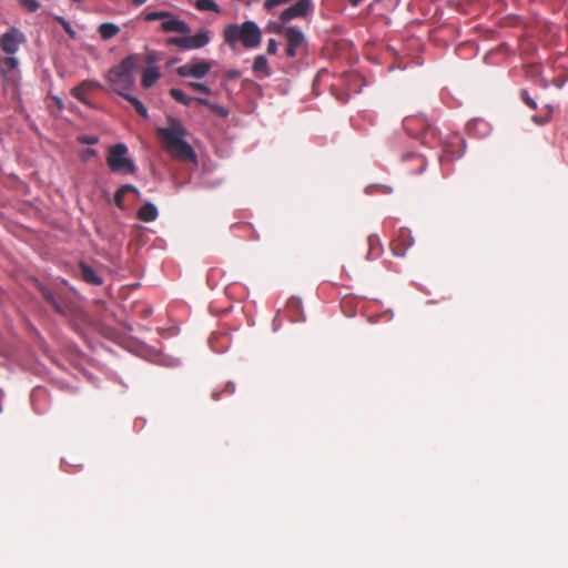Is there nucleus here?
I'll return each mask as SVG.
<instances>
[{
  "mask_svg": "<svg viewBox=\"0 0 568 568\" xmlns=\"http://www.w3.org/2000/svg\"><path fill=\"white\" fill-rule=\"evenodd\" d=\"M165 128H156V135L162 141L164 150L174 159L181 161L197 162L193 148L185 141L187 130L182 122L173 116H168Z\"/></svg>",
  "mask_w": 568,
  "mask_h": 568,
  "instance_id": "nucleus-1",
  "label": "nucleus"
},
{
  "mask_svg": "<svg viewBox=\"0 0 568 568\" xmlns=\"http://www.w3.org/2000/svg\"><path fill=\"white\" fill-rule=\"evenodd\" d=\"M136 68L138 58L132 54L124 58L118 65L109 70L106 80L114 92L121 97L129 94L128 91H130L135 83L134 71Z\"/></svg>",
  "mask_w": 568,
  "mask_h": 568,
  "instance_id": "nucleus-2",
  "label": "nucleus"
},
{
  "mask_svg": "<svg viewBox=\"0 0 568 568\" xmlns=\"http://www.w3.org/2000/svg\"><path fill=\"white\" fill-rule=\"evenodd\" d=\"M224 42L234 47L241 42L244 48L252 49L260 45L262 33L254 21H245L242 24H229L223 30Z\"/></svg>",
  "mask_w": 568,
  "mask_h": 568,
  "instance_id": "nucleus-3",
  "label": "nucleus"
},
{
  "mask_svg": "<svg viewBox=\"0 0 568 568\" xmlns=\"http://www.w3.org/2000/svg\"><path fill=\"white\" fill-rule=\"evenodd\" d=\"M24 40L23 33L17 28H11L0 37V49L7 54L6 58L0 55V61L2 62L1 73L6 79L9 78V73L19 64L18 59L13 54L19 50L20 44Z\"/></svg>",
  "mask_w": 568,
  "mask_h": 568,
  "instance_id": "nucleus-4",
  "label": "nucleus"
},
{
  "mask_svg": "<svg viewBox=\"0 0 568 568\" xmlns=\"http://www.w3.org/2000/svg\"><path fill=\"white\" fill-rule=\"evenodd\" d=\"M128 148L123 143L112 145L108 150L106 163L113 173L134 174L136 165L134 161L126 156Z\"/></svg>",
  "mask_w": 568,
  "mask_h": 568,
  "instance_id": "nucleus-5",
  "label": "nucleus"
},
{
  "mask_svg": "<svg viewBox=\"0 0 568 568\" xmlns=\"http://www.w3.org/2000/svg\"><path fill=\"white\" fill-rule=\"evenodd\" d=\"M278 31H282L285 36L287 42L285 51L287 57L294 58L306 51V39L302 31L294 27L280 28Z\"/></svg>",
  "mask_w": 568,
  "mask_h": 568,
  "instance_id": "nucleus-6",
  "label": "nucleus"
},
{
  "mask_svg": "<svg viewBox=\"0 0 568 568\" xmlns=\"http://www.w3.org/2000/svg\"><path fill=\"white\" fill-rule=\"evenodd\" d=\"M403 126L404 130L413 136L422 135L423 143H426V139L428 135L434 136L435 135V129L432 128V125L428 123V121L420 116H406L403 120Z\"/></svg>",
  "mask_w": 568,
  "mask_h": 568,
  "instance_id": "nucleus-7",
  "label": "nucleus"
},
{
  "mask_svg": "<svg viewBox=\"0 0 568 568\" xmlns=\"http://www.w3.org/2000/svg\"><path fill=\"white\" fill-rule=\"evenodd\" d=\"M211 69L212 63L210 61L201 60L180 65L176 68L175 72L181 78H193L201 80L209 74Z\"/></svg>",
  "mask_w": 568,
  "mask_h": 568,
  "instance_id": "nucleus-8",
  "label": "nucleus"
},
{
  "mask_svg": "<svg viewBox=\"0 0 568 568\" xmlns=\"http://www.w3.org/2000/svg\"><path fill=\"white\" fill-rule=\"evenodd\" d=\"M314 11L312 0H297L293 6L282 11L280 20L285 23L294 18H305Z\"/></svg>",
  "mask_w": 568,
  "mask_h": 568,
  "instance_id": "nucleus-9",
  "label": "nucleus"
},
{
  "mask_svg": "<svg viewBox=\"0 0 568 568\" xmlns=\"http://www.w3.org/2000/svg\"><path fill=\"white\" fill-rule=\"evenodd\" d=\"M101 85L98 81L94 80H84L79 85L74 87L71 90L72 97L79 100L81 103L92 106L90 101L88 100V93L92 90L99 89Z\"/></svg>",
  "mask_w": 568,
  "mask_h": 568,
  "instance_id": "nucleus-10",
  "label": "nucleus"
},
{
  "mask_svg": "<svg viewBox=\"0 0 568 568\" xmlns=\"http://www.w3.org/2000/svg\"><path fill=\"white\" fill-rule=\"evenodd\" d=\"M40 291H41L42 297L45 300V302L52 307V310L55 313L63 315V316H65L68 314V306L60 297H57L47 287H41Z\"/></svg>",
  "mask_w": 568,
  "mask_h": 568,
  "instance_id": "nucleus-11",
  "label": "nucleus"
},
{
  "mask_svg": "<svg viewBox=\"0 0 568 568\" xmlns=\"http://www.w3.org/2000/svg\"><path fill=\"white\" fill-rule=\"evenodd\" d=\"M161 28L165 32H178L181 34H187L190 32L189 24L178 18H174L172 14L170 18L164 19Z\"/></svg>",
  "mask_w": 568,
  "mask_h": 568,
  "instance_id": "nucleus-12",
  "label": "nucleus"
},
{
  "mask_svg": "<svg viewBox=\"0 0 568 568\" xmlns=\"http://www.w3.org/2000/svg\"><path fill=\"white\" fill-rule=\"evenodd\" d=\"M159 215L158 209L152 203H145L142 205L136 213V216L142 222H153Z\"/></svg>",
  "mask_w": 568,
  "mask_h": 568,
  "instance_id": "nucleus-13",
  "label": "nucleus"
},
{
  "mask_svg": "<svg viewBox=\"0 0 568 568\" xmlns=\"http://www.w3.org/2000/svg\"><path fill=\"white\" fill-rule=\"evenodd\" d=\"M80 274L84 282L91 285H101L102 278L94 272L92 267L85 263L80 264Z\"/></svg>",
  "mask_w": 568,
  "mask_h": 568,
  "instance_id": "nucleus-14",
  "label": "nucleus"
},
{
  "mask_svg": "<svg viewBox=\"0 0 568 568\" xmlns=\"http://www.w3.org/2000/svg\"><path fill=\"white\" fill-rule=\"evenodd\" d=\"M161 74L158 70V68L150 67L145 68L142 72V87L145 89L151 88L159 79Z\"/></svg>",
  "mask_w": 568,
  "mask_h": 568,
  "instance_id": "nucleus-15",
  "label": "nucleus"
},
{
  "mask_svg": "<svg viewBox=\"0 0 568 568\" xmlns=\"http://www.w3.org/2000/svg\"><path fill=\"white\" fill-rule=\"evenodd\" d=\"M252 70H253L254 73H260L263 77H270L271 75V71H270V68H268L267 59L264 55H262V54L257 55L254 59V62H253V65H252Z\"/></svg>",
  "mask_w": 568,
  "mask_h": 568,
  "instance_id": "nucleus-16",
  "label": "nucleus"
},
{
  "mask_svg": "<svg viewBox=\"0 0 568 568\" xmlns=\"http://www.w3.org/2000/svg\"><path fill=\"white\" fill-rule=\"evenodd\" d=\"M120 32V28L112 22H104L99 26V33L103 40H110Z\"/></svg>",
  "mask_w": 568,
  "mask_h": 568,
  "instance_id": "nucleus-17",
  "label": "nucleus"
},
{
  "mask_svg": "<svg viewBox=\"0 0 568 568\" xmlns=\"http://www.w3.org/2000/svg\"><path fill=\"white\" fill-rule=\"evenodd\" d=\"M129 191H136V187L134 185H131V184H124L122 186H120L115 194H114V204L119 207V209H124V202H123V199H124V195L126 193H129Z\"/></svg>",
  "mask_w": 568,
  "mask_h": 568,
  "instance_id": "nucleus-18",
  "label": "nucleus"
},
{
  "mask_svg": "<svg viewBox=\"0 0 568 568\" xmlns=\"http://www.w3.org/2000/svg\"><path fill=\"white\" fill-rule=\"evenodd\" d=\"M192 48L200 49L210 42V36L206 30H202L194 36H191Z\"/></svg>",
  "mask_w": 568,
  "mask_h": 568,
  "instance_id": "nucleus-19",
  "label": "nucleus"
},
{
  "mask_svg": "<svg viewBox=\"0 0 568 568\" xmlns=\"http://www.w3.org/2000/svg\"><path fill=\"white\" fill-rule=\"evenodd\" d=\"M169 93L172 99L183 105H190L194 100V98L186 95L182 90L176 88L170 89Z\"/></svg>",
  "mask_w": 568,
  "mask_h": 568,
  "instance_id": "nucleus-20",
  "label": "nucleus"
},
{
  "mask_svg": "<svg viewBox=\"0 0 568 568\" xmlns=\"http://www.w3.org/2000/svg\"><path fill=\"white\" fill-rule=\"evenodd\" d=\"M404 161L415 160L417 168L413 170V173H422L426 168V160L423 155L416 153H406L403 155Z\"/></svg>",
  "mask_w": 568,
  "mask_h": 568,
  "instance_id": "nucleus-21",
  "label": "nucleus"
},
{
  "mask_svg": "<svg viewBox=\"0 0 568 568\" xmlns=\"http://www.w3.org/2000/svg\"><path fill=\"white\" fill-rule=\"evenodd\" d=\"M126 101H129L135 109L136 113L141 115L142 118H148V110L144 106V104L135 97L131 94H124L123 97Z\"/></svg>",
  "mask_w": 568,
  "mask_h": 568,
  "instance_id": "nucleus-22",
  "label": "nucleus"
},
{
  "mask_svg": "<svg viewBox=\"0 0 568 568\" xmlns=\"http://www.w3.org/2000/svg\"><path fill=\"white\" fill-rule=\"evenodd\" d=\"M195 8L200 11L221 12L220 7L212 0H196Z\"/></svg>",
  "mask_w": 568,
  "mask_h": 568,
  "instance_id": "nucleus-23",
  "label": "nucleus"
},
{
  "mask_svg": "<svg viewBox=\"0 0 568 568\" xmlns=\"http://www.w3.org/2000/svg\"><path fill=\"white\" fill-rule=\"evenodd\" d=\"M170 17H171L170 11H153V12H148L144 16V20L145 21H155V20L164 21V19L170 18Z\"/></svg>",
  "mask_w": 568,
  "mask_h": 568,
  "instance_id": "nucleus-24",
  "label": "nucleus"
},
{
  "mask_svg": "<svg viewBox=\"0 0 568 568\" xmlns=\"http://www.w3.org/2000/svg\"><path fill=\"white\" fill-rule=\"evenodd\" d=\"M19 2L29 12H36L40 8V4L37 0H19Z\"/></svg>",
  "mask_w": 568,
  "mask_h": 568,
  "instance_id": "nucleus-25",
  "label": "nucleus"
},
{
  "mask_svg": "<svg viewBox=\"0 0 568 568\" xmlns=\"http://www.w3.org/2000/svg\"><path fill=\"white\" fill-rule=\"evenodd\" d=\"M187 85H189L192 90H194V91L202 92V93H204V94H206V95L211 94V89H210L207 85L203 84V83H200V82H190V83H187Z\"/></svg>",
  "mask_w": 568,
  "mask_h": 568,
  "instance_id": "nucleus-26",
  "label": "nucleus"
},
{
  "mask_svg": "<svg viewBox=\"0 0 568 568\" xmlns=\"http://www.w3.org/2000/svg\"><path fill=\"white\" fill-rule=\"evenodd\" d=\"M55 20L62 26L63 30L70 36L74 37L75 32L70 26V23L63 17H55Z\"/></svg>",
  "mask_w": 568,
  "mask_h": 568,
  "instance_id": "nucleus-27",
  "label": "nucleus"
},
{
  "mask_svg": "<svg viewBox=\"0 0 568 568\" xmlns=\"http://www.w3.org/2000/svg\"><path fill=\"white\" fill-rule=\"evenodd\" d=\"M521 99L526 103L527 106H529L532 110L537 109L536 101L529 95L527 90L521 91Z\"/></svg>",
  "mask_w": 568,
  "mask_h": 568,
  "instance_id": "nucleus-28",
  "label": "nucleus"
},
{
  "mask_svg": "<svg viewBox=\"0 0 568 568\" xmlns=\"http://www.w3.org/2000/svg\"><path fill=\"white\" fill-rule=\"evenodd\" d=\"M210 109H211L212 112H214L215 114H217V115H220L222 118H225L229 114V111L224 106L219 105V104L212 103L210 105Z\"/></svg>",
  "mask_w": 568,
  "mask_h": 568,
  "instance_id": "nucleus-29",
  "label": "nucleus"
},
{
  "mask_svg": "<svg viewBox=\"0 0 568 568\" xmlns=\"http://www.w3.org/2000/svg\"><path fill=\"white\" fill-rule=\"evenodd\" d=\"M79 142L81 144L93 145L99 142V139H98V136H94V135H82L79 138Z\"/></svg>",
  "mask_w": 568,
  "mask_h": 568,
  "instance_id": "nucleus-30",
  "label": "nucleus"
},
{
  "mask_svg": "<svg viewBox=\"0 0 568 568\" xmlns=\"http://www.w3.org/2000/svg\"><path fill=\"white\" fill-rule=\"evenodd\" d=\"M291 0H265L264 2V8L266 10H271L277 6H281V4H284V3H288Z\"/></svg>",
  "mask_w": 568,
  "mask_h": 568,
  "instance_id": "nucleus-31",
  "label": "nucleus"
},
{
  "mask_svg": "<svg viewBox=\"0 0 568 568\" xmlns=\"http://www.w3.org/2000/svg\"><path fill=\"white\" fill-rule=\"evenodd\" d=\"M266 51L268 54H275L277 52V42L275 39L268 40Z\"/></svg>",
  "mask_w": 568,
  "mask_h": 568,
  "instance_id": "nucleus-32",
  "label": "nucleus"
},
{
  "mask_svg": "<svg viewBox=\"0 0 568 568\" xmlns=\"http://www.w3.org/2000/svg\"><path fill=\"white\" fill-rule=\"evenodd\" d=\"M181 49L183 50H192V41H191V36L190 37H182V44H181Z\"/></svg>",
  "mask_w": 568,
  "mask_h": 568,
  "instance_id": "nucleus-33",
  "label": "nucleus"
},
{
  "mask_svg": "<svg viewBox=\"0 0 568 568\" xmlns=\"http://www.w3.org/2000/svg\"><path fill=\"white\" fill-rule=\"evenodd\" d=\"M367 242H368L371 250H373L375 245L379 244V240L376 235H369L367 239Z\"/></svg>",
  "mask_w": 568,
  "mask_h": 568,
  "instance_id": "nucleus-34",
  "label": "nucleus"
},
{
  "mask_svg": "<svg viewBox=\"0 0 568 568\" xmlns=\"http://www.w3.org/2000/svg\"><path fill=\"white\" fill-rule=\"evenodd\" d=\"M240 77V72L237 70H229L226 72V79L229 80H235Z\"/></svg>",
  "mask_w": 568,
  "mask_h": 568,
  "instance_id": "nucleus-35",
  "label": "nucleus"
},
{
  "mask_svg": "<svg viewBox=\"0 0 568 568\" xmlns=\"http://www.w3.org/2000/svg\"><path fill=\"white\" fill-rule=\"evenodd\" d=\"M168 42H169L170 44H173V45H176V47L181 48V44H182V37H174V38H170V39L168 40Z\"/></svg>",
  "mask_w": 568,
  "mask_h": 568,
  "instance_id": "nucleus-36",
  "label": "nucleus"
},
{
  "mask_svg": "<svg viewBox=\"0 0 568 568\" xmlns=\"http://www.w3.org/2000/svg\"><path fill=\"white\" fill-rule=\"evenodd\" d=\"M288 306L292 308H298L301 306V301L298 298L293 297L288 301Z\"/></svg>",
  "mask_w": 568,
  "mask_h": 568,
  "instance_id": "nucleus-37",
  "label": "nucleus"
},
{
  "mask_svg": "<svg viewBox=\"0 0 568 568\" xmlns=\"http://www.w3.org/2000/svg\"><path fill=\"white\" fill-rule=\"evenodd\" d=\"M193 101L197 102L201 105H205V106H209V108L212 104L207 99H203V98H194Z\"/></svg>",
  "mask_w": 568,
  "mask_h": 568,
  "instance_id": "nucleus-38",
  "label": "nucleus"
},
{
  "mask_svg": "<svg viewBox=\"0 0 568 568\" xmlns=\"http://www.w3.org/2000/svg\"><path fill=\"white\" fill-rule=\"evenodd\" d=\"M53 100L55 102V105L58 106L59 110H62L63 109V102L60 98L58 97H53Z\"/></svg>",
  "mask_w": 568,
  "mask_h": 568,
  "instance_id": "nucleus-39",
  "label": "nucleus"
},
{
  "mask_svg": "<svg viewBox=\"0 0 568 568\" xmlns=\"http://www.w3.org/2000/svg\"><path fill=\"white\" fill-rule=\"evenodd\" d=\"M234 389H235V385H234L233 383H229V384L226 385L225 390H227V392H230V393H233V392H234Z\"/></svg>",
  "mask_w": 568,
  "mask_h": 568,
  "instance_id": "nucleus-40",
  "label": "nucleus"
},
{
  "mask_svg": "<svg viewBox=\"0 0 568 568\" xmlns=\"http://www.w3.org/2000/svg\"><path fill=\"white\" fill-rule=\"evenodd\" d=\"M85 155L87 156H93V155H95V151L92 150V149H89V150L85 151Z\"/></svg>",
  "mask_w": 568,
  "mask_h": 568,
  "instance_id": "nucleus-41",
  "label": "nucleus"
},
{
  "mask_svg": "<svg viewBox=\"0 0 568 568\" xmlns=\"http://www.w3.org/2000/svg\"><path fill=\"white\" fill-rule=\"evenodd\" d=\"M135 6H141L146 2V0H131Z\"/></svg>",
  "mask_w": 568,
  "mask_h": 568,
  "instance_id": "nucleus-42",
  "label": "nucleus"
},
{
  "mask_svg": "<svg viewBox=\"0 0 568 568\" xmlns=\"http://www.w3.org/2000/svg\"><path fill=\"white\" fill-rule=\"evenodd\" d=\"M363 0H349V3L353 6V7H357Z\"/></svg>",
  "mask_w": 568,
  "mask_h": 568,
  "instance_id": "nucleus-43",
  "label": "nucleus"
},
{
  "mask_svg": "<svg viewBox=\"0 0 568 568\" xmlns=\"http://www.w3.org/2000/svg\"><path fill=\"white\" fill-rule=\"evenodd\" d=\"M138 199L141 197V192L136 189V191H131Z\"/></svg>",
  "mask_w": 568,
  "mask_h": 568,
  "instance_id": "nucleus-44",
  "label": "nucleus"
},
{
  "mask_svg": "<svg viewBox=\"0 0 568 568\" xmlns=\"http://www.w3.org/2000/svg\"><path fill=\"white\" fill-rule=\"evenodd\" d=\"M148 62H149V63H152V62H153V55H152V54H149V55H148Z\"/></svg>",
  "mask_w": 568,
  "mask_h": 568,
  "instance_id": "nucleus-45",
  "label": "nucleus"
},
{
  "mask_svg": "<svg viewBox=\"0 0 568 568\" xmlns=\"http://www.w3.org/2000/svg\"><path fill=\"white\" fill-rule=\"evenodd\" d=\"M532 120H534L535 122H537L538 124H541V122H539V121L537 120V118H536V116H532Z\"/></svg>",
  "mask_w": 568,
  "mask_h": 568,
  "instance_id": "nucleus-46",
  "label": "nucleus"
},
{
  "mask_svg": "<svg viewBox=\"0 0 568 568\" xmlns=\"http://www.w3.org/2000/svg\"><path fill=\"white\" fill-rule=\"evenodd\" d=\"M393 251H394L395 255H403L404 254V253L396 252L394 247H393Z\"/></svg>",
  "mask_w": 568,
  "mask_h": 568,
  "instance_id": "nucleus-47",
  "label": "nucleus"
},
{
  "mask_svg": "<svg viewBox=\"0 0 568 568\" xmlns=\"http://www.w3.org/2000/svg\"><path fill=\"white\" fill-rule=\"evenodd\" d=\"M214 399H219V394H213Z\"/></svg>",
  "mask_w": 568,
  "mask_h": 568,
  "instance_id": "nucleus-48",
  "label": "nucleus"
}]
</instances>
